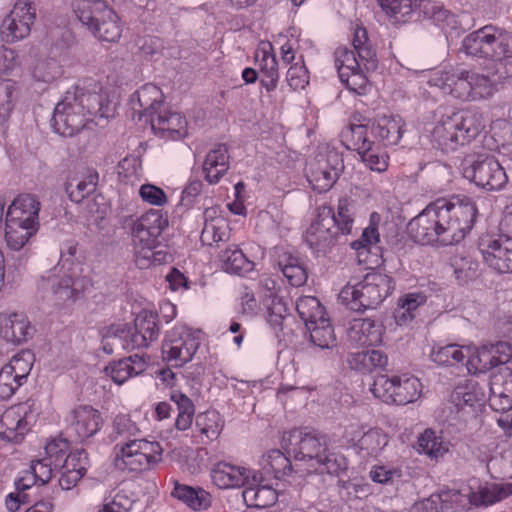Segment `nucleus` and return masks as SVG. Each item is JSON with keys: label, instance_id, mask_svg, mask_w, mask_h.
I'll list each match as a JSON object with an SVG mask.
<instances>
[{"label": "nucleus", "instance_id": "nucleus-1", "mask_svg": "<svg viewBox=\"0 0 512 512\" xmlns=\"http://www.w3.org/2000/svg\"><path fill=\"white\" fill-rule=\"evenodd\" d=\"M113 114L114 108L102 84L96 79L85 78L66 91L54 109L51 122L55 132L72 137L80 132L93 116L109 118Z\"/></svg>", "mask_w": 512, "mask_h": 512}, {"label": "nucleus", "instance_id": "nucleus-2", "mask_svg": "<svg viewBox=\"0 0 512 512\" xmlns=\"http://www.w3.org/2000/svg\"><path fill=\"white\" fill-rule=\"evenodd\" d=\"M435 211L434 234H439L435 244L440 246L455 245L461 242L473 228L477 216L476 202L468 196L455 195L450 199H437L430 203Z\"/></svg>", "mask_w": 512, "mask_h": 512}, {"label": "nucleus", "instance_id": "nucleus-3", "mask_svg": "<svg viewBox=\"0 0 512 512\" xmlns=\"http://www.w3.org/2000/svg\"><path fill=\"white\" fill-rule=\"evenodd\" d=\"M353 50L348 47H338L334 53L335 66L342 84L358 95H365L369 89V80L362 66L367 70H375L378 66L376 52L369 43L365 28L355 29Z\"/></svg>", "mask_w": 512, "mask_h": 512}, {"label": "nucleus", "instance_id": "nucleus-4", "mask_svg": "<svg viewBox=\"0 0 512 512\" xmlns=\"http://www.w3.org/2000/svg\"><path fill=\"white\" fill-rule=\"evenodd\" d=\"M137 425L127 415H117L112 423L110 439L116 441L119 438L126 442L119 447L116 453L115 466L119 469H127L139 472L149 469L161 460L162 447L156 441L147 439H131L139 433Z\"/></svg>", "mask_w": 512, "mask_h": 512}, {"label": "nucleus", "instance_id": "nucleus-5", "mask_svg": "<svg viewBox=\"0 0 512 512\" xmlns=\"http://www.w3.org/2000/svg\"><path fill=\"white\" fill-rule=\"evenodd\" d=\"M482 117L471 110H460L443 115L431 131L433 147L443 151H455L470 143L483 130Z\"/></svg>", "mask_w": 512, "mask_h": 512}, {"label": "nucleus", "instance_id": "nucleus-6", "mask_svg": "<svg viewBox=\"0 0 512 512\" xmlns=\"http://www.w3.org/2000/svg\"><path fill=\"white\" fill-rule=\"evenodd\" d=\"M430 83L462 101L487 99L495 91L494 83L488 76L463 69L440 71Z\"/></svg>", "mask_w": 512, "mask_h": 512}, {"label": "nucleus", "instance_id": "nucleus-7", "mask_svg": "<svg viewBox=\"0 0 512 512\" xmlns=\"http://www.w3.org/2000/svg\"><path fill=\"white\" fill-rule=\"evenodd\" d=\"M394 288L395 283L392 277L372 271L367 273L360 282L346 285L341 290L339 298L350 310L364 312L377 307Z\"/></svg>", "mask_w": 512, "mask_h": 512}, {"label": "nucleus", "instance_id": "nucleus-8", "mask_svg": "<svg viewBox=\"0 0 512 512\" xmlns=\"http://www.w3.org/2000/svg\"><path fill=\"white\" fill-rule=\"evenodd\" d=\"M56 266L47 276L41 278L43 288H50L49 300L57 309H62L83 297L92 286L91 280L80 276L74 268L63 271Z\"/></svg>", "mask_w": 512, "mask_h": 512}, {"label": "nucleus", "instance_id": "nucleus-9", "mask_svg": "<svg viewBox=\"0 0 512 512\" xmlns=\"http://www.w3.org/2000/svg\"><path fill=\"white\" fill-rule=\"evenodd\" d=\"M463 49L468 55L501 61L512 57V34L492 25L467 35Z\"/></svg>", "mask_w": 512, "mask_h": 512}, {"label": "nucleus", "instance_id": "nucleus-10", "mask_svg": "<svg viewBox=\"0 0 512 512\" xmlns=\"http://www.w3.org/2000/svg\"><path fill=\"white\" fill-rule=\"evenodd\" d=\"M461 170L464 178L487 191H499L508 182L505 169L495 156L490 154L466 156L461 163Z\"/></svg>", "mask_w": 512, "mask_h": 512}, {"label": "nucleus", "instance_id": "nucleus-11", "mask_svg": "<svg viewBox=\"0 0 512 512\" xmlns=\"http://www.w3.org/2000/svg\"><path fill=\"white\" fill-rule=\"evenodd\" d=\"M370 391L386 404L407 405L421 396L422 384L418 378L409 375H379L373 382Z\"/></svg>", "mask_w": 512, "mask_h": 512}, {"label": "nucleus", "instance_id": "nucleus-12", "mask_svg": "<svg viewBox=\"0 0 512 512\" xmlns=\"http://www.w3.org/2000/svg\"><path fill=\"white\" fill-rule=\"evenodd\" d=\"M341 141L346 149L356 151L370 170L384 172L388 168V155L375 140L367 138L365 127L349 124L341 132Z\"/></svg>", "mask_w": 512, "mask_h": 512}, {"label": "nucleus", "instance_id": "nucleus-13", "mask_svg": "<svg viewBox=\"0 0 512 512\" xmlns=\"http://www.w3.org/2000/svg\"><path fill=\"white\" fill-rule=\"evenodd\" d=\"M343 171V156L332 149L318 153L307 164L306 177L314 191L324 193L333 187Z\"/></svg>", "mask_w": 512, "mask_h": 512}, {"label": "nucleus", "instance_id": "nucleus-14", "mask_svg": "<svg viewBox=\"0 0 512 512\" xmlns=\"http://www.w3.org/2000/svg\"><path fill=\"white\" fill-rule=\"evenodd\" d=\"M288 456L295 460L306 461L314 465L321 453L325 452L326 437L315 430L308 428L293 429L283 436Z\"/></svg>", "mask_w": 512, "mask_h": 512}, {"label": "nucleus", "instance_id": "nucleus-15", "mask_svg": "<svg viewBox=\"0 0 512 512\" xmlns=\"http://www.w3.org/2000/svg\"><path fill=\"white\" fill-rule=\"evenodd\" d=\"M39 409L34 400H27L7 409L0 416V438L18 443L36 421Z\"/></svg>", "mask_w": 512, "mask_h": 512}, {"label": "nucleus", "instance_id": "nucleus-16", "mask_svg": "<svg viewBox=\"0 0 512 512\" xmlns=\"http://www.w3.org/2000/svg\"><path fill=\"white\" fill-rule=\"evenodd\" d=\"M200 345L189 329L178 326L167 332L162 343L163 358L174 366L181 367L189 362Z\"/></svg>", "mask_w": 512, "mask_h": 512}, {"label": "nucleus", "instance_id": "nucleus-17", "mask_svg": "<svg viewBox=\"0 0 512 512\" xmlns=\"http://www.w3.org/2000/svg\"><path fill=\"white\" fill-rule=\"evenodd\" d=\"M36 19V8L29 0H17L10 14L0 27L1 38L6 43L22 40L30 34Z\"/></svg>", "mask_w": 512, "mask_h": 512}, {"label": "nucleus", "instance_id": "nucleus-18", "mask_svg": "<svg viewBox=\"0 0 512 512\" xmlns=\"http://www.w3.org/2000/svg\"><path fill=\"white\" fill-rule=\"evenodd\" d=\"M331 206L322 205L318 208L317 218L310 224L305 234L307 245L315 252L325 253L334 246L341 235L335 229Z\"/></svg>", "mask_w": 512, "mask_h": 512}, {"label": "nucleus", "instance_id": "nucleus-19", "mask_svg": "<svg viewBox=\"0 0 512 512\" xmlns=\"http://www.w3.org/2000/svg\"><path fill=\"white\" fill-rule=\"evenodd\" d=\"M68 422V435L77 442L86 443L101 430L104 419L92 406L80 405L71 411Z\"/></svg>", "mask_w": 512, "mask_h": 512}, {"label": "nucleus", "instance_id": "nucleus-20", "mask_svg": "<svg viewBox=\"0 0 512 512\" xmlns=\"http://www.w3.org/2000/svg\"><path fill=\"white\" fill-rule=\"evenodd\" d=\"M160 333L158 315L152 311L140 312L134 320V330L124 336V349L147 348L158 339Z\"/></svg>", "mask_w": 512, "mask_h": 512}, {"label": "nucleus", "instance_id": "nucleus-21", "mask_svg": "<svg viewBox=\"0 0 512 512\" xmlns=\"http://www.w3.org/2000/svg\"><path fill=\"white\" fill-rule=\"evenodd\" d=\"M168 216L160 209H150L136 219L132 225V234L151 250L158 243V238L168 227Z\"/></svg>", "mask_w": 512, "mask_h": 512}, {"label": "nucleus", "instance_id": "nucleus-22", "mask_svg": "<svg viewBox=\"0 0 512 512\" xmlns=\"http://www.w3.org/2000/svg\"><path fill=\"white\" fill-rule=\"evenodd\" d=\"M353 124L356 125L355 123ZM360 125L367 129V138L387 147L399 143L404 132L405 123L398 116L383 115L373 121H368L365 124L361 123Z\"/></svg>", "mask_w": 512, "mask_h": 512}, {"label": "nucleus", "instance_id": "nucleus-23", "mask_svg": "<svg viewBox=\"0 0 512 512\" xmlns=\"http://www.w3.org/2000/svg\"><path fill=\"white\" fill-rule=\"evenodd\" d=\"M484 261L499 273H512V237L499 236L497 239L480 243Z\"/></svg>", "mask_w": 512, "mask_h": 512}, {"label": "nucleus", "instance_id": "nucleus-24", "mask_svg": "<svg viewBox=\"0 0 512 512\" xmlns=\"http://www.w3.org/2000/svg\"><path fill=\"white\" fill-rule=\"evenodd\" d=\"M245 486L242 496L248 507L262 509L276 503L278 494L261 471L254 470Z\"/></svg>", "mask_w": 512, "mask_h": 512}, {"label": "nucleus", "instance_id": "nucleus-25", "mask_svg": "<svg viewBox=\"0 0 512 512\" xmlns=\"http://www.w3.org/2000/svg\"><path fill=\"white\" fill-rule=\"evenodd\" d=\"M149 122L154 133L164 139L179 140L188 134L186 118L164 107Z\"/></svg>", "mask_w": 512, "mask_h": 512}, {"label": "nucleus", "instance_id": "nucleus-26", "mask_svg": "<svg viewBox=\"0 0 512 512\" xmlns=\"http://www.w3.org/2000/svg\"><path fill=\"white\" fill-rule=\"evenodd\" d=\"M512 358V345L507 342H497L490 346H483L472 358L471 364L479 373H486L489 370L508 363Z\"/></svg>", "mask_w": 512, "mask_h": 512}, {"label": "nucleus", "instance_id": "nucleus-27", "mask_svg": "<svg viewBox=\"0 0 512 512\" xmlns=\"http://www.w3.org/2000/svg\"><path fill=\"white\" fill-rule=\"evenodd\" d=\"M130 102L134 111L150 120L163 108L164 95L159 87L148 83L131 95Z\"/></svg>", "mask_w": 512, "mask_h": 512}, {"label": "nucleus", "instance_id": "nucleus-28", "mask_svg": "<svg viewBox=\"0 0 512 512\" xmlns=\"http://www.w3.org/2000/svg\"><path fill=\"white\" fill-rule=\"evenodd\" d=\"M34 328L24 314L13 313L0 317V336L9 343L19 345L32 337Z\"/></svg>", "mask_w": 512, "mask_h": 512}, {"label": "nucleus", "instance_id": "nucleus-29", "mask_svg": "<svg viewBox=\"0 0 512 512\" xmlns=\"http://www.w3.org/2000/svg\"><path fill=\"white\" fill-rule=\"evenodd\" d=\"M383 326L370 318H355L347 331L349 340L361 346H375L382 341Z\"/></svg>", "mask_w": 512, "mask_h": 512}, {"label": "nucleus", "instance_id": "nucleus-30", "mask_svg": "<svg viewBox=\"0 0 512 512\" xmlns=\"http://www.w3.org/2000/svg\"><path fill=\"white\" fill-rule=\"evenodd\" d=\"M254 470L226 462L217 463L211 471L212 481L220 489L245 486Z\"/></svg>", "mask_w": 512, "mask_h": 512}, {"label": "nucleus", "instance_id": "nucleus-31", "mask_svg": "<svg viewBox=\"0 0 512 512\" xmlns=\"http://www.w3.org/2000/svg\"><path fill=\"white\" fill-rule=\"evenodd\" d=\"M433 207H428L410 220L407 226L408 235L411 239L422 245H433L439 239V234L432 229L434 225L435 211Z\"/></svg>", "mask_w": 512, "mask_h": 512}, {"label": "nucleus", "instance_id": "nucleus-32", "mask_svg": "<svg viewBox=\"0 0 512 512\" xmlns=\"http://www.w3.org/2000/svg\"><path fill=\"white\" fill-rule=\"evenodd\" d=\"M230 167L229 153L226 144H217L211 149L203 163V174L209 184H217Z\"/></svg>", "mask_w": 512, "mask_h": 512}, {"label": "nucleus", "instance_id": "nucleus-33", "mask_svg": "<svg viewBox=\"0 0 512 512\" xmlns=\"http://www.w3.org/2000/svg\"><path fill=\"white\" fill-rule=\"evenodd\" d=\"M464 496L454 489L441 490L413 506L414 512H454L453 504H462Z\"/></svg>", "mask_w": 512, "mask_h": 512}, {"label": "nucleus", "instance_id": "nucleus-34", "mask_svg": "<svg viewBox=\"0 0 512 512\" xmlns=\"http://www.w3.org/2000/svg\"><path fill=\"white\" fill-rule=\"evenodd\" d=\"M41 204L32 194H21L8 207L6 217L23 221L27 225L39 226V211Z\"/></svg>", "mask_w": 512, "mask_h": 512}, {"label": "nucleus", "instance_id": "nucleus-35", "mask_svg": "<svg viewBox=\"0 0 512 512\" xmlns=\"http://www.w3.org/2000/svg\"><path fill=\"white\" fill-rule=\"evenodd\" d=\"M215 212L214 209H206L204 212L205 223L200 236L204 245L211 246L229 240L228 224L223 217H214Z\"/></svg>", "mask_w": 512, "mask_h": 512}, {"label": "nucleus", "instance_id": "nucleus-36", "mask_svg": "<svg viewBox=\"0 0 512 512\" xmlns=\"http://www.w3.org/2000/svg\"><path fill=\"white\" fill-rule=\"evenodd\" d=\"M171 494L195 511L205 510L211 505L210 493L200 487L194 488L175 481Z\"/></svg>", "mask_w": 512, "mask_h": 512}, {"label": "nucleus", "instance_id": "nucleus-37", "mask_svg": "<svg viewBox=\"0 0 512 512\" xmlns=\"http://www.w3.org/2000/svg\"><path fill=\"white\" fill-rule=\"evenodd\" d=\"M512 494V485L506 486L497 484H486L480 486L476 491H470L467 497L471 505L474 506H488L498 501H501Z\"/></svg>", "mask_w": 512, "mask_h": 512}, {"label": "nucleus", "instance_id": "nucleus-38", "mask_svg": "<svg viewBox=\"0 0 512 512\" xmlns=\"http://www.w3.org/2000/svg\"><path fill=\"white\" fill-rule=\"evenodd\" d=\"M90 32L101 41H118L122 34V26L116 12L107 7Z\"/></svg>", "mask_w": 512, "mask_h": 512}, {"label": "nucleus", "instance_id": "nucleus-39", "mask_svg": "<svg viewBox=\"0 0 512 512\" xmlns=\"http://www.w3.org/2000/svg\"><path fill=\"white\" fill-rule=\"evenodd\" d=\"M98 180L97 171L89 169L81 178L70 179L66 183L65 191L71 201L81 203L96 190Z\"/></svg>", "mask_w": 512, "mask_h": 512}, {"label": "nucleus", "instance_id": "nucleus-40", "mask_svg": "<svg viewBox=\"0 0 512 512\" xmlns=\"http://www.w3.org/2000/svg\"><path fill=\"white\" fill-rule=\"evenodd\" d=\"M278 266L290 285L300 287L306 283L307 270L298 256L284 252L278 257Z\"/></svg>", "mask_w": 512, "mask_h": 512}, {"label": "nucleus", "instance_id": "nucleus-41", "mask_svg": "<svg viewBox=\"0 0 512 512\" xmlns=\"http://www.w3.org/2000/svg\"><path fill=\"white\" fill-rule=\"evenodd\" d=\"M107 7V3L103 0H74L72 2L75 16L89 31L99 21Z\"/></svg>", "mask_w": 512, "mask_h": 512}, {"label": "nucleus", "instance_id": "nucleus-42", "mask_svg": "<svg viewBox=\"0 0 512 512\" xmlns=\"http://www.w3.org/2000/svg\"><path fill=\"white\" fill-rule=\"evenodd\" d=\"M5 238L8 247L13 250H20L34 235L39 226L27 225L23 221L5 218Z\"/></svg>", "mask_w": 512, "mask_h": 512}, {"label": "nucleus", "instance_id": "nucleus-43", "mask_svg": "<svg viewBox=\"0 0 512 512\" xmlns=\"http://www.w3.org/2000/svg\"><path fill=\"white\" fill-rule=\"evenodd\" d=\"M332 218L335 222V229L341 236H347L352 233L354 226V219L356 215L355 201L349 198H340L337 205V210L331 207Z\"/></svg>", "mask_w": 512, "mask_h": 512}, {"label": "nucleus", "instance_id": "nucleus-44", "mask_svg": "<svg viewBox=\"0 0 512 512\" xmlns=\"http://www.w3.org/2000/svg\"><path fill=\"white\" fill-rule=\"evenodd\" d=\"M225 271L243 275L253 270L254 263L250 261L236 245L228 247L219 255Z\"/></svg>", "mask_w": 512, "mask_h": 512}, {"label": "nucleus", "instance_id": "nucleus-45", "mask_svg": "<svg viewBox=\"0 0 512 512\" xmlns=\"http://www.w3.org/2000/svg\"><path fill=\"white\" fill-rule=\"evenodd\" d=\"M296 310L306 327L326 318L325 308L314 296L300 297L296 302Z\"/></svg>", "mask_w": 512, "mask_h": 512}, {"label": "nucleus", "instance_id": "nucleus-46", "mask_svg": "<svg viewBox=\"0 0 512 512\" xmlns=\"http://www.w3.org/2000/svg\"><path fill=\"white\" fill-rule=\"evenodd\" d=\"M290 457L280 450L270 451L264 459L263 471L261 472L266 478L271 475L274 479H281L284 476L290 475L292 473Z\"/></svg>", "mask_w": 512, "mask_h": 512}, {"label": "nucleus", "instance_id": "nucleus-47", "mask_svg": "<svg viewBox=\"0 0 512 512\" xmlns=\"http://www.w3.org/2000/svg\"><path fill=\"white\" fill-rule=\"evenodd\" d=\"M132 358H123L113 362L106 367V372L117 384H122L132 376H136L145 371L146 362L137 360L136 365H131Z\"/></svg>", "mask_w": 512, "mask_h": 512}, {"label": "nucleus", "instance_id": "nucleus-48", "mask_svg": "<svg viewBox=\"0 0 512 512\" xmlns=\"http://www.w3.org/2000/svg\"><path fill=\"white\" fill-rule=\"evenodd\" d=\"M309 331L310 342L320 349H330L335 345L336 336L329 318L322 319L311 327H306Z\"/></svg>", "mask_w": 512, "mask_h": 512}, {"label": "nucleus", "instance_id": "nucleus-49", "mask_svg": "<svg viewBox=\"0 0 512 512\" xmlns=\"http://www.w3.org/2000/svg\"><path fill=\"white\" fill-rule=\"evenodd\" d=\"M312 467L315 472L320 474L326 473L337 476L347 469V459L341 454L328 451L326 448Z\"/></svg>", "mask_w": 512, "mask_h": 512}, {"label": "nucleus", "instance_id": "nucleus-50", "mask_svg": "<svg viewBox=\"0 0 512 512\" xmlns=\"http://www.w3.org/2000/svg\"><path fill=\"white\" fill-rule=\"evenodd\" d=\"M387 443V435L381 429L371 428L362 434L357 448L366 456H377Z\"/></svg>", "mask_w": 512, "mask_h": 512}, {"label": "nucleus", "instance_id": "nucleus-51", "mask_svg": "<svg viewBox=\"0 0 512 512\" xmlns=\"http://www.w3.org/2000/svg\"><path fill=\"white\" fill-rule=\"evenodd\" d=\"M419 451L428 455L431 459L437 460L448 452V446L435 432L431 429H426L418 438Z\"/></svg>", "mask_w": 512, "mask_h": 512}, {"label": "nucleus", "instance_id": "nucleus-52", "mask_svg": "<svg viewBox=\"0 0 512 512\" xmlns=\"http://www.w3.org/2000/svg\"><path fill=\"white\" fill-rule=\"evenodd\" d=\"M465 358L466 355L462 347L456 344L440 347L431 353V359L435 363L445 366H454L458 363H462Z\"/></svg>", "mask_w": 512, "mask_h": 512}, {"label": "nucleus", "instance_id": "nucleus-53", "mask_svg": "<svg viewBox=\"0 0 512 512\" xmlns=\"http://www.w3.org/2000/svg\"><path fill=\"white\" fill-rule=\"evenodd\" d=\"M196 425L200 428V432L210 440L216 439L223 428L220 415L215 411H208L197 416Z\"/></svg>", "mask_w": 512, "mask_h": 512}, {"label": "nucleus", "instance_id": "nucleus-54", "mask_svg": "<svg viewBox=\"0 0 512 512\" xmlns=\"http://www.w3.org/2000/svg\"><path fill=\"white\" fill-rule=\"evenodd\" d=\"M382 10L400 21L417 7L415 0H377Z\"/></svg>", "mask_w": 512, "mask_h": 512}, {"label": "nucleus", "instance_id": "nucleus-55", "mask_svg": "<svg viewBox=\"0 0 512 512\" xmlns=\"http://www.w3.org/2000/svg\"><path fill=\"white\" fill-rule=\"evenodd\" d=\"M288 315V309L283 298L271 296L267 307V321L274 330H282L283 321Z\"/></svg>", "mask_w": 512, "mask_h": 512}, {"label": "nucleus", "instance_id": "nucleus-56", "mask_svg": "<svg viewBox=\"0 0 512 512\" xmlns=\"http://www.w3.org/2000/svg\"><path fill=\"white\" fill-rule=\"evenodd\" d=\"M62 74L60 64L55 59L39 61L33 70V76L37 81L50 83Z\"/></svg>", "mask_w": 512, "mask_h": 512}, {"label": "nucleus", "instance_id": "nucleus-57", "mask_svg": "<svg viewBox=\"0 0 512 512\" xmlns=\"http://www.w3.org/2000/svg\"><path fill=\"white\" fill-rule=\"evenodd\" d=\"M31 360L32 356L30 353H23L12 357L9 363L5 365L8 367L10 373H13L19 382L23 384L32 369Z\"/></svg>", "mask_w": 512, "mask_h": 512}, {"label": "nucleus", "instance_id": "nucleus-58", "mask_svg": "<svg viewBox=\"0 0 512 512\" xmlns=\"http://www.w3.org/2000/svg\"><path fill=\"white\" fill-rule=\"evenodd\" d=\"M489 385L490 390L512 398V371L508 368H501L499 372L491 376Z\"/></svg>", "mask_w": 512, "mask_h": 512}, {"label": "nucleus", "instance_id": "nucleus-59", "mask_svg": "<svg viewBox=\"0 0 512 512\" xmlns=\"http://www.w3.org/2000/svg\"><path fill=\"white\" fill-rule=\"evenodd\" d=\"M364 427L358 419H347L343 425L342 442L349 447L357 448Z\"/></svg>", "mask_w": 512, "mask_h": 512}, {"label": "nucleus", "instance_id": "nucleus-60", "mask_svg": "<svg viewBox=\"0 0 512 512\" xmlns=\"http://www.w3.org/2000/svg\"><path fill=\"white\" fill-rule=\"evenodd\" d=\"M15 84L11 80H0V117L6 120L13 109Z\"/></svg>", "mask_w": 512, "mask_h": 512}, {"label": "nucleus", "instance_id": "nucleus-61", "mask_svg": "<svg viewBox=\"0 0 512 512\" xmlns=\"http://www.w3.org/2000/svg\"><path fill=\"white\" fill-rule=\"evenodd\" d=\"M88 454L84 449L76 450L69 453L63 461L61 468L75 471L82 476L85 475L88 467Z\"/></svg>", "mask_w": 512, "mask_h": 512}, {"label": "nucleus", "instance_id": "nucleus-62", "mask_svg": "<svg viewBox=\"0 0 512 512\" xmlns=\"http://www.w3.org/2000/svg\"><path fill=\"white\" fill-rule=\"evenodd\" d=\"M22 384L4 365L0 370V400H8Z\"/></svg>", "mask_w": 512, "mask_h": 512}, {"label": "nucleus", "instance_id": "nucleus-63", "mask_svg": "<svg viewBox=\"0 0 512 512\" xmlns=\"http://www.w3.org/2000/svg\"><path fill=\"white\" fill-rule=\"evenodd\" d=\"M68 448L69 443L66 439L59 438L51 440L45 446V453L47 455L45 459L52 461L54 466L58 467L61 464Z\"/></svg>", "mask_w": 512, "mask_h": 512}, {"label": "nucleus", "instance_id": "nucleus-64", "mask_svg": "<svg viewBox=\"0 0 512 512\" xmlns=\"http://www.w3.org/2000/svg\"><path fill=\"white\" fill-rule=\"evenodd\" d=\"M139 195L144 202L150 205L162 206L167 202V196L163 189L149 183L140 186Z\"/></svg>", "mask_w": 512, "mask_h": 512}]
</instances>
